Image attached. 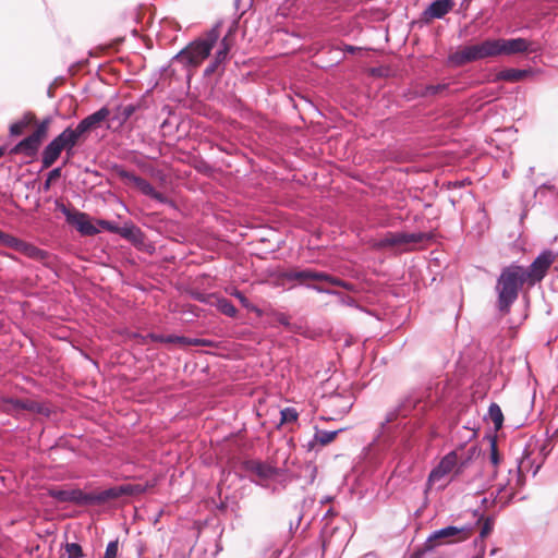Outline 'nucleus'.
I'll return each instance as SVG.
<instances>
[{
    "label": "nucleus",
    "instance_id": "nucleus-10",
    "mask_svg": "<svg viewBox=\"0 0 558 558\" xmlns=\"http://www.w3.org/2000/svg\"><path fill=\"white\" fill-rule=\"evenodd\" d=\"M112 172L124 184L136 187L142 194L156 199L159 203L167 202V196L165 194L156 191L147 180L136 175L134 172L128 171L121 166H116L112 169Z\"/></svg>",
    "mask_w": 558,
    "mask_h": 558
},
{
    "label": "nucleus",
    "instance_id": "nucleus-46",
    "mask_svg": "<svg viewBox=\"0 0 558 558\" xmlns=\"http://www.w3.org/2000/svg\"><path fill=\"white\" fill-rule=\"evenodd\" d=\"M222 62H217V57L215 56L213 62L206 68L205 70V74L206 75H210L213 74L214 72H216V70L218 69V66L221 64Z\"/></svg>",
    "mask_w": 558,
    "mask_h": 558
},
{
    "label": "nucleus",
    "instance_id": "nucleus-16",
    "mask_svg": "<svg viewBox=\"0 0 558 558\" xmlns=\"http://www.w3.org/2000/svg\"><path fill=\"white\" fill-rule=\"evenodd\" d=\"M475 497L481 500L485 510H501L509 505L513 497V490H476Z\"/></svg>",
    "mask_w": 558,
    "mask_h": 558
},
{
    "label": "nucleus",
    "instance_id": "nucleus-4",
    "mask_svg": "<svg viewBox=\"0 0 558 558\" xmlns=\"http://www.w3.org/2000/svg\"><path fill=\"white\" fill-rule=\"evenodd\" d=\"M524 283H527V278L522 266L511 265L502 269L496 287L498 307L501 312H509L510 305L518 299L519 290Z\"/></svg>",
    "mask_w": 558,
    "mask_h": 558
},
{
    "label": "nucleus",
    "instance_id": "nucleus-49",
    "mask_svg": "<svg viewBox=\"0 0 558 558\" xmlns=\"http://www.w3.org/2000/svg\"><path fill=\"white\" fill-rule=\"evenodd\" d=\"M277 320L282 325H289V318L284 314H279Z\"/></svg>",
    "mask_w": 558,
    "mask_h": 558
},
{
    "label": "nucleus",
    "instance_id": "nucleus-53",
    "mask_svg": "<svg viewBox=\"0 0 558 558\" xmlns=\"http://www.w3.org/2000/svg\"><path fill=\"white\" fill-rule=\"evenodd\" d=\"M118 488L123 489V488H136V487L131 486V485H122V486H119Z\"/></svg>",
    "mask_w": 558,
    "mask_h": 558
},
{
    "label": "nucleus",
    "instance_id": "nucleus-52",
    "mask_svg": "<svg viewBox=\"0 0 558 558\" xmlns=\"http://www.w3.org/2000/svg\"><path fill=\"white\" fill-rule=\"evenodd\" d=\"M313 289L317 290L318 292H327L326 290L317 287V286H312Z\"/></svg>",
    "mask_w": 558,
    "mask_h": 558
},
{
    "label": "nucleus",
    "instance_id": "nucleus-51",
    "mask_svg": "<svg viewBox=\"0 0 558 558\" xmlns=\"http://www.w3.org/2000/svg\"><path fill=\"white\" fill-rule=\"evenodd\" d=\"M5 151H7V148H5L4 146H1V147H0V158H1L2 156H4Z\"/></svg>",
    "mask_w": 558,
    "mask_h": 558
},
{
    "label": "nucleus",
    "instance_id": "nucleus-40",
    "mask_svg": "<svg viewBox=\"0 0 558 558\" xmlns=\"http://www.w3.org/2000/svg\"><path fill=\"white\" fill-rule=\"evenodd\" d=\"M216 495H218V501L216 499H213L211 500V505L214 508L220 510V511H225L228 509V504L227 501H223L222 498H221V490H214Z\"/></svg>",
    "mask_w": 558,
    "mask_h": 558
},
{
    "label": "nucleus",
    "instance_id": "nucleus-39",
    "mask_svg": "<svg viewBox=\"0 0 558 558\" xmlns=\"http://www.w3.org/2000/svg\"><path fill=\"white\" fill-rule=\"evenodd\" d=\"M404 240L403 244L408 243H418L422 242L426 235L424 233H403Z\"/></svg>",
    "mask_w": 558,
    "mask_h": 558
},
{
    "label": "nucleus",
    "instance_id": "nucleus-38",
    "mask_svg": "<svg viewBox=\"0 0 558 558\" xmlns=\"http://www.w3.org/2000/svg\"><path fill=\"white\" fill-rule=\"evenodd\" d=\"M119 549L118 541H111L107 547L102 558H117Z\"/></svg>",
    "mask_w": 558,
    "mask_h": 558
},
{
    "label": "nucleus",
    "instance_id": "nucleus-9",
    "mask_svg": "<svg viewBox=\"0 0 558 558\" xmlns=\"http://www.w3.org/2000/svg\"><path fill=\"white\" fill-rule=\"evenodd\" d=\"M112 172L124 184L136 187L142 194L156 199L159 203L167 202V196L165 194L156 191L147 180L136 175L134 172L128 171L121 166H116L112 169Z\"/></svg>",
    "mask_w": 558,
    "mask_h": 558
},
{
    "label": "nucleus",
    "instance_id": "nucleus-12",
    "mask_svg": "<svg viewBox=\"0 0 558 558\" xmlns=\"http://www.w3.org/2000/svg\"><path fill=\"white\" fill-rule=\"evenodd\" d=\"M471 527L469 526H446L434 531L426 539V546L433 548L437 545L464 541L470 536Z\"/></svg>",
    "mask_w": 558,
    "mask_h": 558
},
{
    "label": "nucleus",
    "instance_id": "nucleus-36",
    "mask_svg": "<svg viewBox=\"0 0 558 558\" xmlns=\"http://www.w3.org/2000/svg\"><path fill=\"white\" fill-rule=\"evenodd\" d=\"M448 87L447 84L428 85L425 87V96H434L442 93Z\"/></svg>",
    "mask_w": 558,
    "mask_h": 558
},
{
    "label": "nucleus",
    "instance_id": "nucleus-22",
    "mask_svg": "<svg viewBox=\"0 0 558 558\" xmlns=\"http://www.w3.org/2000/svg\"><path fill=\"white\" fill-rule=\"evenodd\" d=\"M36 122V116L33 112H26L21 120L14 122L10 126V134L12 136H20L24 133L25 129Z\"/></svg>",
    "mask_w": 558,
    "mask_h": 558
},
{
    "label": "nucleus",
    "instance_id": "nucleus-37",
    "mask_svg": "<svg viewBox=\"0 0 558 558\" xmlns=\"http://www.w3.org/2000/svg\"><path fill=\"white\" fill-rule=\"evenodd\" d=\"M182 341V347H186V345H203V347H207V345H210V341L209 340H206V339H198V338H186L184 337V340H181Z\"/></svg>",
    "mask_w": 558,
    "mask_h": 558
},
{
    "label": "nucleus",
    "instance_id": "nucleus-47",
    "mask_svg": "<svg viewBox=\"0 0 558 558\" xmlns=\"http://www.w3.org/2000/svg\"><path fill=\"white\" fill-rule=\"evenodd\" d=\"M105 230H108L110 232L117 233V229L120 227L113 226L112 222L107 220H99L98 222Z\"/></svg>",
    "mask_w": 558,
    "mask_h": 558
},
{
    "label": "nucleus",
    "instance_id": "nucleus-23",
    "mask_svg": "<svg viewBox=\"0 0 558 558\" xmlns=\"http://www.w3.org/2000/svg\"><path fill=\"white\" fill-rule=\"evenodd\" d=\"M136 105L118 106L113 112L112 121L118 122V126H122L137 110Z\"/></svg>",
    "mask_w": 558,
    "mask_h": 558
},
{
    "label": "nucleus",
    "instance_id": "nucleus-20",
    "mask_svg": "<svg viewBox=\"0 0 558 558\" xmlns=\"http://www.w3.org/2000/svg\"><path fill=\"white\" fill-rule=\"evenodd\" d=\"M278 278L282 281H298L301 284H306L310 281V269H288L281 271Z\"/></svg>",
    "mask_w": 558,
    "mask_h": 558
},
{
    "label": "nucleus",
    "instance_id": "nucleus-30",
    "mask_svg": "<svg viewBox=\"0 0 558 558\" xmlns=\"http://www.w3.org/2000/svg\"><path fill=\"white\" fill-rule=\"evenodd\" d=\"M403 232L388 233L381 241L380 246H398L403 245Z\"/></svg>",
    "mask_w": 558,
    "mask_h": 558
},
{
    "label": "nucleus",
    "instance_id": "nucleus-26",
    "mask_svg": "<svg viewBox=\"0 0 558 558\" xmlns=\"http://www.w3.org/2000/svg\"><path fill=\"white\" fill-rule=\"evenodd\" d=\"M232 46L231 31L221 39L220 48L216 52L217 62H225Z\"/></svg>",
    "mask_w": 558,
    "mask_h": 558
},
{
    "label": "nucleus",
    "instance_id": "nucleus-21",
    "mask_svg": "<svg viewBox=\"0 0 558 558\" xmlns=\"http://www.w3.org/2000/svg\"><path fill=\"white\" fill-rule=\"evenodd\" d=\"M26 257L40 262L43 264H48L50 259V254L47 251H44L28 242L25 243L22 253Z\"/></svg>",
    "mask_w": 558,
    "mask_h": 558
},
{
    "label": "nucleus",
    "instance_id": "nucleus-34",
    "mask_svg": "<svg viewBox=\"0 0 558 558\" xmlns=\"http://www.w3.org/2000/svg\"><path fill=\"white\" fill-rule=\"evenodd\" d=\"M61 177V168H54L49 173L48 177L44 183V191H49L51 187L52 182L57 181Z\"/></svg>",
    "mask_w": 558,
    "mask_h": 558
},
{
    "label": "nucleus",
    "instance_id": "nucleus-8",
    "mask_svg": "<svg viewBox=\"0 0 558 558\" xmlns=\"http://www.w3.org/2000/svg\"><path fill=\"white\" fill-rule=\"evenodd\" d=\"M112 172L124 184L136 187L142 194L156 199L159 203L167 202V196L165 194L156 191L147 180L136 175L134 172L128 171L121 166H116L112 169Z\"/></svg>",
    "mask_w": 558,
    "mask_h": 558
},
{
    "label": "nucleus",
    "instance_id": "nucleus-42",
    "mask_svg": "<svg viewBox=\"0 0 558 558\" xmlns=\"http://www.w3.org/2000/svg\"><path fill=\"white\" fill-rule=\"evenodd\" d=\"M328 274L310 269V281H327Z\"/></svg>",
    "mask_w": 558,
    "mask_h": 558
},
{
    "label": "nucleus",
    "instance_id": "nucleus-27",
    "mask_svg": "<svg viewBox=\"0 0 558 558\" xmlns=\"http://www.w3.org/2000/svg\"><path fill=\"white\" fill-rule=\"evenodd\" d=\"M527 75V72L524 70L518 69H507L501 71L498 74V78L508 81V82H519L523 80Z\"/></svg>",
    "mask_w": 558,
    "mask_h": 558
},
{
    "label": "nucleus",
    "instance_id": "nucleus-43",
    "mask_svg": "<svg viewBox=\"0 0 558 558\" xmlns=\"http://www.w3.org/2000/svg\"><path fill=\"white\" fill-rule=\"evenodd\" d=\"M326 282H328V283H330L332 286L342 287V288H344L347 290L351 289V284L350 283H348V282H345V281H343V280H341L339 278L332 277L330 275H328V279H327Z\"/></svg>",
    "mask_w": 558,
    "mask_h": 558
},
{
    "label": "nucleus",
    "instance_id": "nucleus-13",
    "mask_svg": "<svg viewBox=\"0 0 558 558\" xmlns=\"http://www.w3.org/2000/svg\"><path fill=\"white\" fill-rule=\"evenodd\" d=\"M57 207L65 216L66 222L75 227L81 234L95 235L98 233V229L92 223L87 214L75 208H69L64 204L57 203Z\"/></svg>",
    "mask_w": 558,
    "mask_h": 558
},
{
    "label": "nucleus",
    "instance_id": "nucleus-17",
    "mask_svg": "<svg viewBox=\"0 0 558 558\" xmlns=\"http://www.w3.org/2000/svg\"><path fill=\"white\" fill-rule=\"evenodd\" d=\"M1 408L3 411L11 413V414L19 413L20 411H23V410H26L29 412L43 413L44 409H45L43 404H40L36 401H33V400H29V399L20 400V399H11V398L3 399L1 401Z\"/></svg>",
    "mask_w": 558,
    "mask_h": 558
},
{
    "label": "nucleus",
    "instance_id": "nucleus-29",
    "mask_svg": "<svg viewBox=\"0 0 558 558\" xmlns=\"http://www.w3.org/2000/svg\"><path fill=\"white\" fill-rule=\"evenodd\" d=\"M340 432H341V429L332 430V432L317 430L314 436V440L317 444H319L320 446H327V445L331 444L337 438V436Z\"/></svg>",
    "mask_w": 558,
    "mask_h": 558
},
{
    "label": "nucleus",
    "instance_id": "nucleus-25",
    "mask_svg": "<svg viewBox=\"0 0 558 558\" xmlns=\"http://www.w3.org/2000/svg\"><path fill=\"white\" fill-rule=\"evenodd\" d=\"M209 298H214L215 299V303L214 304L216 305V307L222 314H225V315H227L229 317H235L236 316L238 310L231 303V301H229L228 299L218 298V296H215V295H210Z\"/></svg>",
    "mask_w": 558,
    "mask_h": 558
},
{
    "label": "nucleus",
    "instance_id": "nucleus-19",
    "mask_svg": "<svg viewBox=\"0 0 558 558\" xmlns=\"http://www.w3.org/2000/svg\"><path fill=\"white\" fill-rule=\"evenodd\" d=\"M453 8L452 0H436L424 11L426 20L441 19Z\"/></svg>",
    "mask_w": 558,
    "mask_h": 558
},
{
    "label": "nucleus",
    "instance_id": "nucleus-31",
    "mask_svg": "<svg viewBox=\"0 0 558 558\" xmlns=\"http://www.w3.org/2000/svg\"><path fill=\"white\" fill-rule=\"evenodd\" d=\"M281 424L293 423L298 420L299 413L294 408H286L281 410Z\"/></svg>",
    "mask_w": 558,
    "mask_h": 558
},
{
    "label": "nucleus",
    "instance_id": "nucleus-5",
    "mask_svg": "<svg viewBox=\"0 0 558 558\" xmlns=\"http://www.w3.org/2000/svg\"><path fill=\"white\" fill-rule=\"evenodd\" d=\"M220 24L215 25L203 38L192 41L182 49L174 60L185 68H198L210 54L220 37Z\"/></svg>",
    "mask_w": 558,
    "mask_h": 558
},
{
    "label": "nucleus",
    "instance_id": "nucleus-50",
    "mask_svg": "<svg viewBox=\"0 0 558 558\" xmlns=\"http://www.w3.org/2000/svg\"><path fill=\"white\" fill-rule=\"evenodd\" d=\"M196 300L201 301V302H207V300L205 299V296H203L202 294H197L196 296Z\"/></svg>",
    "mask_w": 558,
    "mask_h": 558
},
{
    "label": "nucleus",
    "instance_id": "nucleus-24",
    "mask_svg": "<svg viewBox=\"0 0 558 558\" xmlns=\"http://www.w3.org/2000/svg\"><path fill=\"white\" fill-rule=\"evenodd\" d=\"M0 243L7 247H10L19 253H22L25 245V241L17 239L13 235L4 233L0 230Z\"/></svg>",
    "mask_w": 558,
    "mask_h": 558
},
{
    "label": "nucleus",
    "instance_id": "nucleus-35",
    "mask_svg": "<svg viewBox=\"0 0 558 558\" xmlns=\"http://www.w3.org/2000/svg\"><path fill=\"white\" fill-rule=\"evenodd\" d=\"M490 462L493 465H498L500 462V456L497 448V441L496 438L490 439V456H489Z\"/></svg>",
    "mask_w": 558,
    "mask_h": 558
},
{
    "label": "nucleus",
    "instance_id": "nucleus-45",
    "mask_svg": "<svg viewBox=\"0 0 558 558\" xmlns=\"http://www.w3.org/2000/svg\"><path fill=\"white\" fill-rule=\"evenodd\" d=\"M184 340V337L181 336H165V342L163 343H175L182 347V341Z\"/></svg>",
    "mask_w": 558,
    "mask_h": 558
},
{
    "label": "nucleus",
    "instance_id": "nucleus-14",
    "mask_svg": "<svg viewBox=\"0 0 558 558\" xmlns=\"http://www.w3.org/2000/svg\"><path fill=\"white\" fill-rule=\"evenodd\" d=\"M556 255L551 251L542 252L531 264L529 269H524V275L527 278V283L534 286L536 282L543 280L549 267L555 262Z\"/></svg>",
    "mask_w": 558,
    "mask_h": 558
},
{
    "label": "nucleus",
    "instance_id": "nucleus-44",
    "mask_svg": "<svg viewBox=\"0 0 558 558\" xmlns=\"http://www.w3.org/2000/svg\"><path fill=\"white\" fill-rule=\"evenodd\" d=\"M493 530V521L487 519L482 525L480 536L482 538L486 537Z\"/></svg>",
    "mask_w": 558,
    "mask_h": 558
},
{
    "label": "nucleus",
    "instance_id": "nucleus-41",
    "mask_svg": "<svg viewBox=\"0 0 558 558\" xmlns=\"http://www.w3.org/2000/svg\"><path fill=\"white\" fill-rule=\"evenodd\" d=\"M233 295L240 301V303L247 310L256 311V308L251 304L248 299L240 291H235Z\"/></svg>",
    "mask_w": 558,
    "mask_h": 558
},
{
    "label": "nucleus",
    "instance_id": "nucleus-32",
    "mask_svg": "<svg viewBox=\"0 0 558 558\" xmlns=\"http://www.w3.org/2000/svg\"><path fill=\"white\" fill-rule=\"evenodd\" d=\"M117 233L125 239H134L140 233V229L133 225L124 226L117 229Z\"/></svg>",
    "mask_w": 558,
    "mask_h": 558
},
{
    "label": "nucleus",
    "instance_id": "nucleus-11",
    "mask_svg": "<svg viewBox=\"0 0 558 558\" xmlns=\"http://www.w3.org/2000/svg\"><path fill=\"white\" fill-rule=\"evenodd\" d=\"M50 122L49 118L43 120L31 135L22 140L11 149L10 154H23L31 158L36 156L44 140L48 135Z\"/></svg>",
    "mask_w": 558,
    "mask_h": 558
},
{
    "label": "nucleus",
    "instance_id": "nucleus-2",
    "mask_svg": "<svg viewBox=\"0 0 558 558\" xmlns=\"http://www.w3.org/2000/svg\"><path fill=\"white\" fill-rule=\"evenodd\" d=\"M530 46V41L524 38L486 39L476 45L461 47L449 56V61L456 66H461L486 58L525 52Z\"/></svg>",
    "mask_w": 558,
    "mask_h": 558
},
{
    "label": "nucleus",
    "instance_id": "nucleus-18",
    "mask_svg": "<svg viewBox=\"0 0 558 558\" xmlns=\"http://www.w3.org/2000/svg\"><path fill=\"white\" fill-rule=\"evenodd\" d=\"M451 452L456 453L457 460L459 461L458 474L463 475L480 457V449L476 445H470L469 447H462Z\"/></svg>",
    "mask_w": 558,
    "mask_h": 558
},
{
    "label": "nucleus",
    "instance_id": "nucleus-33",
    "mask_svg": "<svg viewBox=\"0 0 558 558\" xmlns=\"http://www.w3.org/2000/svg\"><path fill=\"white\" fill-rule=\"evenodd\" d=\"M65 554L68 558H81L83 556L82 547L76 543H66Z\"/></svg>",
    "mask_w": 558,
    "mask_h": 558
},
{
    "label": "nucleus",
    "instance_id": "nucleus-48",
    "mask_svg": "<svg viewBox=\"0 0 558 558\" xmlns=\"http://www.w3.org/2000/svg\"><path fill=\"white\" fill-rule=\"evenodd\" d=\"M147 337L154 342H165V336L162 335L149 333Z\"/></svg>",
    "mask_w": 558,
    "mask_h": 558
},
{
    "label": "nucleus",
    "instance_id": "nucleus-15",
    "mask_svg": "<svg viewBox=\"0 0 558 558\" xmlns=\"http://www.w3.org/2000/svg\"><path fill=\"white\" fill-rule=\"evenodd\" d=\"M458 458L454 452L447 453L438 463V465L433 469L429 474L428 482L429 484H436L438 482H445L448 478H453L457 476H461L458 474Z\"/></svg>",
    "mask_w": 558,
    "mask_h": 558
},
{
    "label": "nucleus",
    "instance_id": "nucleus-7",
    "mask_svg": "<svg viewBox=\"0 0 558 558\" xmlns=\"http://www.w3.org/2000/svg\"><path fill=\"white\" fill-rule=\"evenodd\" d=\"M243 470L259 485L268 484L282 475V469L277 466L272 460L262 461L257 459L245 460Z\"/></svg>",
    "mask_w": 558,
    "mask_h": 558
},
{
    "label": "nucleus",
    "instance_id": "nucleus-3",
    "mask_svg": "<svg viewBox=\"0 0 558 558\" xmlns=\"http://www.w3.org/2000/svg\"><path fill=\"white\" fill-rule=\"evenodd\" d=\"M524 283H527V278L522 266L511 265L502 269L496 287L498 307L501 312H509L510 305L518 299L519 290Z\"/></svg>",
    "mask_w": 558,
    "mask_h": 558
},
{
    "label": "nucleus",
    "instance_id": "nucleus-1",
    "mask_svg": "<svg viewBox=\"0 0 558 558\" xmlns=\"http://www.w3.org/2000/svg\"><path fill=\"white\" fill-rule=\"evenodd\" d=\"M110 113L111 111L108 107H102L81 120L75 129L70 126L64 129L45 147L41 155L43 169L50 168L58 160L62 150H65L68 156H72L73 148L83 143L90 131L99 128Z\"/></svg>",
    "mask_w": 558,
    "mask_h": 558
},
{
    "label": "nucleus",
    "instance_id": "nucleus-6",
    "mask_svg": "<svg viewBox=\"0 0 558 558\" xmlns=\"http://www.w3.org/2000/svg\"><path fill=\"white\" fill-rule=\"evenodd\" d=\"M133 490H100L87 493L86 490H49L50 496L58 502H72L78 506L100 505L110 499L119 498L124 493Z\"/></svg>",
    "mask_w": 558,
    "mask_h": 558
},
{
    "label": "nucleus",
    "instance_id": "nucleus-28",
    "mask_svg": "<svg viewBox=\"0 0 558 558\" xmlns=\"http://www.w3.org/2000/svg\"><path fill=\"white\" fill-rule=\"evenodd\" d=\"M489 420L494 423L495 429L499 430L502 427L504 414L497 403H492L488 409Z\"/></svg>",
    "mask_w": 558,
    "mask_h": 558
}]
</instances>
